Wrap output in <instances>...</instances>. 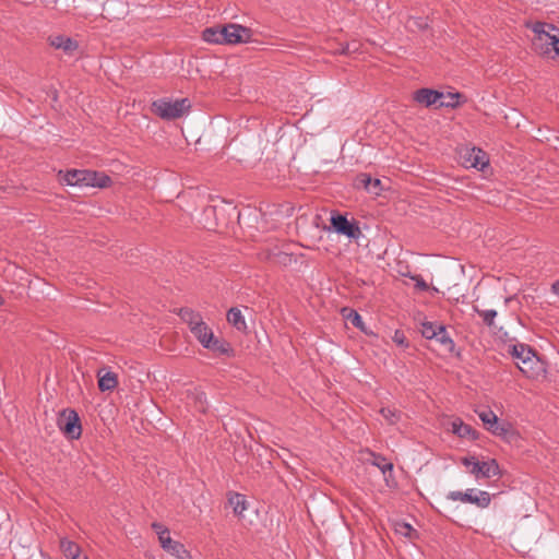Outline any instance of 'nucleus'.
Returning a JSON list of instances; mask_svg holds the SVG:
<instances>
[{"mask_svg": "<svg viewBox=\"0 0 559 559\" xmlns=\"http://www.w3.org/2000/svg\"><path fill=\"white\" fill-rule=\"evenodd\" d=\"M181 318L188 323L191 333L202 344L203 347L225 354L228 352V344L224 341L214 337L212 330L202 320L198 312L191 309H182Z\"/></svg>", "mask_w": 559, "mask_h": 559, "instance_id": "1", "label": "nucleus"}, {"mask_svg": "<svg viewBox=\"0 0 559 559\" xmlns=\"http://www.w3.org/2000/svg\"><path fill=\"white\" fill-rule=\"evenodd\" d=\"M532 31L535 34L533 45L535 49L543 56L549 59L559 60V32L552 24L545 22H536L532 25Z\"/></svg>", "mask_w": 559, "mask_h": 559, "instance_id": "2", "label": "nucleus"}, {"mask_svg": "<svg viewBox=\"0 0 559 559\" xmlns=\"http://www.w3.org/2000/svg\"><path fill=\"white\" fill-rule=\"evenodd\" d=\"M63 181L69 186L106 188L111 179L104 173L73 169L66 173Z\"/></svg>", "mask_w": 559, "mask_h": 559, "instance_id": "3", "label": "nucleus"}, {"mask_svg": "<svg viewBox=\"0 0 559 559\" xmlns=\"http://www.w3.org/2000/svg\"><path fill=\"white\" fill-rule=\"evenodd\" d=\"M153 111L164 120H175L189 112L191 103L188 98H159L152 104Z\"/></svg>", "mask_w": 559, "mask_h": 559, "instance_id": "4", "label": "nucleus"}, {"mask_svg": "<svg viewBox=\"0 0 559 559\" xmlns=\"http://www.w3.org/2000/svg\"><path fill=\"white\" fill-rule=\"evenodd\" d=\"M447 499L451 501H461L463 503H472L480 509L487 508L491 502L488 491L469 488L466 491H450Z\"/></svg>", "mask_w": 559, "mask_h": 559, "instance_id": "5", "label": "nucleus"}, {"mask_svg": "<svg viewBox=\"0 0 559 559\" xmlns=\"http://www.w3.org/2000/svg\"><path fill=\"white\" fill-rule=\"evenodd\" d=\"M462 464L466 467H471L469 472L476 478H490L501 474L499 464L493 459L479 462L475 456H466L462 459Z\"/></svg>", "mask_w": 559, "mask_h": 559, "instance_id": "6", "label": "nucleus"}, {"mask_svg": "<svg viewBox=\"0 0 559 559\" xmlns=\"http://www.w3.org/2000/svg\"><path fill=\"white\" fill-rule=\"evenodd\" d=\"M224 45L248 43L251 39V29L240 24L229 23L223 26Z\"/></svg>", "mask_w": 559, "mask_h": 559, "instance_id": "7", "label": "nucleus"}, {"mask_svg": "<svg viewBox=\"0 0 559 559\" xmlns=\"http://www.w3.org/2000/svg\"><path fill=\"white\" fill-rule=\"evenodd\" d=\"M59 426L72 439L81 436L82 429L79 415L73 409H64L59 419Z\"/></svg>", "mask_w": 559, "mask_h": 559, "instance_id": "8", "label": "nucleus"}, {"mask_svg": "<svg viewBox=\"0 0 559 559\" xmlns=\"http://www.w3.org/2000/svg\"><path fill=\"white\" fill-rule=\"evenodd\" d=\"M331 224L337 234L344 235L350 239H358L361 236L359 226L353 222H349L343 215H333L331 217Z\"/></svg>", "mask_w": 559, "mask_h": 559, "instance_id": "9", "label": "nucleus"}, {"mask_svg": "<svg viewBox=\"0 0 559 559\" xmlns=\"http://www.w3.org/2000/svg\"><path fill=\"white\" fill-rule=\"evenodd\" d=\"M442 98V92L430 90V88H420L414 93V99L426 107L437 106L439 107L440 99Z\"/></svg>", "mask_w": 559, "mask_h": 559, "instance_id": "10", "label": "nucleus"}, {"mask_svg": "<svg viewBox=\"0 0 559 559\" xmlns=\"http://www.w3.org/2000/svg\"><path fill=\"white\" fill-rule=\"evenodd\" d=\"M355 186L357 188H364L369 193L379 195L381 191V180L372 178L369 174H360L355 179Z\"/></svg>", "mask_w": 559, "mask_h": 559, "instance_id": "11", "label": "nucleus"}, {"mask_svg": "<svg viewBox=\"0 0 559 559\" xmlns=\"http://www.w3.org/2000/svg\"><path fill=\"white\" fill-rule=\"evenodd\" d=\"M511 355L523 365L531 364L535 357V353L524 344L512 345Z\"/></svg>", "mask_w": 559, "mask_h": 559, "instance_id": "12", "label": "nucleus"}, {"mask_svg": "<svg viewBox=\"0 0 559 559\" xmlns=\"http://www.w3.org/2000/svg\"><path fill=\"white\" fill-rule=\"evenodd\" d=\"M50 44L57 49L63 50L67 55H72L78 49V43L62 35L50 38Z\"/></svg>", "mask_w": 559, "mask_h": 559, "instance_id": "13", "label": "nucleus"}, {"mask_svg": "<svg viewBox=\"0 0 559 559\" xmlns=\"http://www.w3.org/2000/svg\"><path fill=\"white\" fill-rule=\"evenodd\" d=\"M466 163H468L471 167L481 170L488 165V158L484 151L474 147L467 152Z\"/></svg>", "mask_w": 559, "mask_h": 559, "instance_id": "14", "label": "nucleus"}, {"mask_svg": "<svg viewBox=\"0 0 559 559\" xmlns=\"http://www.w3.org/2000/svg\"><path fill=\"white\" fill-rule=\"evenodd\" d=\"M223 26L207 27L202 32L204 41L216 45H224Z\"/></svg>", "mask_w": 559, "mask_h": 559, "instance_id": "15", "label": "nucleus"}, {"mask_svg": "<svg viewBox=\"0 0 559 559\" xmlns=\"http://www.w3.org/2000/svg\"><path fill=\"white\" fill-rule=\"evenodd\" d=\"M228 503L233 508L234 513L239 518H241L243 511L247 510V500L246 497L241 493H229Z\"/></svg>", "mask_w": 559, "mask_h": 559, "instance_id": "16", "label": "nucleus"}, {"mask_svg": "<svg viewBox=\"0 0 559 559\" xmlns=\"http://www.w3.org/2000/svg\"><path fill=\"white\" fill-rule=\"evenodd\" d=\"M452 432L461 438L476 439V431L460 419H455L451 424Z\"/></svg>", "mask_w": 559, "mask_h": 559, "instance_id": "17", "label": "nucleus"}, {"mask_svg": "<svg viewBox=\"0 0 559 559\" xmlns=\"http://www.w3.org/2000/svg\"><path fill=\"white\" fill-rule=\"evenodd\" d=\"M227 321L236 328L238 331H246L247 323L242 316V312L238 308H231L227 312Z\"/></svg>", "mask_w": 559, "mask_h": 559, "instance_id": "18", "label": "nucleus"}, {"mask_svg": "<svg viewBox=\"0 0 559 559\" xmlns=\"http://www.w3.org/2000/svg\"><path fill=\"white\" fill-rule=\"evenodd\" d=\"M433 340L440 344L444 352H453L455 345L453 340L449 336L444 325H440L438 335Z\"/></svg>", "mask_w": 559, "mask_h": 559, "instance_id": "19", "label": "nucleus"}, {"mask_svg": "<svg viewBox=\"0 0 559 559\" xmlns=\"http://www.w3.org/2000/svg\"><path fill=\"white\" fill-rule=\"evenodd\" d=\"M169 555L176 557L177 559H191L188 550L185 548L183 544L177 540H173L170 544L163 548Z\"/></svg>", "mask_w": 559, "mask_h": 559, "instance_id": "20", "label": "nucleus"}, {"mask_svg": "<svg viewBox=\"0 0 559 559\" xmlns=\"http://www.w3.org/2000/svg\"><path fill=\"white\" fill-rule=\"evenodd\" d=\"M98 388L100 391H110L117 386V376L111 371H106L103 374H98Z\"/></svg>", "mask_w": 559, "mask_h": 559, "instance_id": "21", "label": "nucleus"}, {"mask_svg": "<svg viewBox=\"0 0 559 559\" xmlns=\"http://www.w3.org/2000/svg\"><path fill=\"white\" fill-rule=\"evenodd\" d=\"M60 548L67 559H79L80 547L68 538H61Z\"/></svg>", "mask_w": 559, "mask_h": 559, "instance_id": "22", "label": "nucleus"}, {"mask_svg": "<svg viewBox=\"0 0 559 559\" xmlns=\"http://www.w3.org/2000/svg\"><path fill=\"white\" fill-rule=\"evenodd\" d=\"M488 430L498 437H502L507 439L510 435H512V429L509 424L506 423H499V420H496V424H492L489 426Z\"/></svg>", "mask_w": 559, "mask_h": 559, "instance_id": "23", "label": "nucleus"}, {"mask_svg": "<svg viewBox=\"0 0 559 559\" xmlns=\"http://www.w3.org/2000/svg\"><path fill=\"white\" fill-rule=\"evenodd\" d=\"M440 325L430 321L423 322L420 328L421 335L427 340H433L438 335Z\"/></svg>", "mask_w": 559, "mask_h": 559, "instance_id": "24", "label": "nucleus"}, {"mask_svg": "<svg viewBox=\"0 0 559 559\" xmlns=\"http://www.w3.org/2000/svg\"><path fill=\"white\" fill-rule=\"evenodd\" d=\"M342 313L344 318H346V320L349 321L355 328L364 330V321L357 311L343 308Z\"/></svg>", "mask_w": 559, "mask_h": 559, "instance_id": "25", "label": "nucleus"}, {"mask_svg": "<svg viewBox=\"0 0 559 559\" xmlns=\"http://www.w3.org/2000/svg\"><path fill=\"white\" fill-rule=\"evenodd\" d=\"M381 416L390 424L394 425L401 419V412L391 407H382L380 409Z\"/></svg>", "mask_w": 559, "mask_h": 559, "instance_id": "26", "label": "nucleus"}, {"mask_svg": "<svg viewBox=\"0 0 559 559\" xmlns=\"http://www.w3.org/2000/svg\"><path fill=\"white\" fill-rule=\"evenodd\" d=\"M460 97L461 95L459 93H442V98L440 99L439 107L454 108L459 105Z\"/></svg>", "mask_w": 559, "mask_h": 559, "instance_id": "27", "label": "nucleus"}, {"mask_svg": "<svg viewBox=\"0 0 559 559\" xmlns=\"http://www.w3.org/2000/svg\"><path fill=\"white\" fill-rule=\"evenodd\" d=\"M372 465L377 466L382 472L383 475L393 469V464L389 462L385 457L376 454H372Z\"/></svg>", "mask_w": 559, "mask_h": 559, "instance_id": "28", "label": "nucleus"}, {"mask_svg": "<svg viewBox=\"0 0 559 559\" xmlns=\"http://www.w3.org/2000/svg\"><path fill=\"white\" fill-rule=\"evenodd\" d=\"M478 417L484 423L487 429L492 424H496V420L498 419L497 415L490 409H484L478 412Z\"/></svg>", "mask_w": 559, "mask_h": 559, "instance_id": "29", "label": "nucleus"}, {"mask_svg": "<svg viewBox=\"0 0 559 559\" xmlns=\"http://www.w3.org/2000/svg\"><path fill=\"white\" fill-rule=\"evenodd\" d=\"M487 325H492L493 320L497 317V311L493 309L481 310L478 312Z\"/></svg>", "mask_w": 559, "mask_h": 559, "instance_id": "30", "label": "nucleus"}, {"mask_svg": "<svg viewBox=\"0 0 559 559\" xmlns=\"http://www.w3.org/2000/svg\"><path fill=\"white\" fill-rule=\"evenodd\" d=\"M407 25H408V27L417 26L420 29H425L428 26V23H427L426 19H424V17H416V19H411L407 22Z\"/></svg>", "mask_w": 559, "mask_h": 559, "instance_id": "31", "label": "nucleus"}, {"mask_svg": "<svg viewBox=\"0 0 559 559\" xmlns=\"http://www.w3.org/2000/svg\"><path fill=\"white\" fill-rule=\"evenodd\" d=\"M158 540L160 543L162 548H165V546L170 544L174 539H171L169 531L167 530L158 532Z\"/></svg>", "mask_w": 559, "mask_h": 559, "instance_id": "32", "label": "nucleus"}, {"mask_svg": "<svg viewBox=\"0 0 559 559\" xmlns=\"http://www.w3.org/2000/svg\"><path fill=\"white\" fill-rule=\"evenodd\" d=\"M396 532L404 536H411V533L413 532V527L407 523H401L397 525Z\"/></svg>", "mask_w": 559, "mask_h": 559, "instance_id": "33", "label": "nucleus"}, {"mask_svg": "<svg viewBox=\"0 0 559 559\" xmlns=\"http://www.w3.org/2000/svg\"><path fill=\"white\" fill-rule=\"evenodd\" d=\"M393 341L401 346H407L406 338L404 334L400 331H395L393 335Z\"/></svg>", "mask_w": 559, "mask_h": 559, "instance_id": "34", "label": "nucleus"}, {"mask_svg": "<svg viewBox=\"0 0 559 559\" xmlns=\"http://www.w3.org/2000/svg\"><path fill=\"white\" fill-rule=\"evenodd\" d=\"M153 530L155 531V533L158 535V532L160 531H167L168 528L165 527L164 525L159 524V523H153L152 525Z\"/></svg>", "mask_w": 559, "mask_h": 559, "instance_id": "35", "label": "nucleus"}, {"mask_svg": "<svg viewBox=\"0 0 559 559\" xmlns=\"http://www.w3.org/2000/svg\"><path fill=\"white\" fill-rule=\"evenodd\" d=\"M416 286L423 290L427 289V287H428L426 282L423 278H417Z\"/></svg>", "mask_w": 559, "mask_h": 559, "instance_id": "36", "label": "nucleus"}, {"mask_svg": "<svg viewBox=\"0 0 559 559\" xmlns=\"http://www.w3.org/2000/svg\"><path fill=\"white\" fill-rule=\"evenodd\" d=\"M552 292L559 296V280L552 284Z\"/></svg>", "mask_w": 559, "mask_h": 559, "instance_id": "37", "label": "nucleus"}, {"mask_svg": "<svg viewBox=\"0 0 559 559\" xmlns=\"http://www.w3.org/2000/svg\"><path fill=\"white\" fill-rule=\"evenodd\" d=\"M3 302H4V300H3L2 296L0 295V306H2Z\"/></svg>", "mask_w": 559, "mask_h": 559, "instance_id": "38", "label": "nucleus"}]
</instances>
